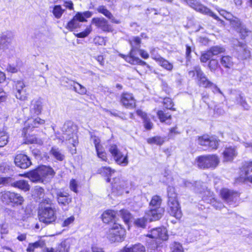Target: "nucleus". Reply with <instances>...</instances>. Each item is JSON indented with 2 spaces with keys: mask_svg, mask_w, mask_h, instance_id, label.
<instances>
[{
  "mask_svg": "<svg viewBox=\"0 0 252 252\" xmlns=\"http://www.w3.org/2000/svg\"><path fill=\"white\" fill-rule=\"evenodd\" d=\"M13 37V35L11 32H7L3 33L0 36V47H7L8 45L11 43Z\"/></svg>",
  "mask_w": 252,
  "mask_h": 252,
  "instance_id": "a878e982",
  "label": "nucleus"
},
{
  "mask_svg": "<svg viewBox=\"0 0 252 252\" xmlns=\"http://www.w3.org/2000/svg\"><path fill=\"white\" fill-rule=\"evenodd\" d=\"M16 92L25 89V85L22 81H17L15 84Z\"/></svg>",
  "mask_w": 252,
  "mask_h": 252,
  "instance_id": "e2e57ef3",
  "label": "nucleus"
},
{
  "mask_svg": "<svg viewBox=\"0 0 252 252\" xmlns=\"http://www.w3.org/2000/svg\"><path fill=\"white\" fill-rule=\"evenodd\" d=\"M161 201L160 196L158 195L154 196L150 203V208H161L160 207Z\"/></svg>",
  "mask_w": 252,
  "mask_h": 252,
  "instance_id": "c9c22d12",
  "label": "nucleus"
},
{
  "mask_svg": "<svg viewBox=\"0 0 252 252\" xmlns=\"http://www.w3.org/2000/svg\"><path fill=\"white\" fill-rule=\"evenodd\" d=\"M64 11L60 5H56L53 6L52 12L54 17L58 19L61 18Z\"/></svg>",
  "mask_w": 252,
  "mask_h": 252,
  "instance_id": "f704fd0d",
  "label": "nucleus"
},
{
  "mask_svg": "<svg viewBox=\"0 0 252 252\" xmlns=\"http://www.w3.org/2000/svg\"><path fill=\"white\" fill-rule=\"evenodd\" d=\"M147 220H148V219L145 216L142 218L137 219L135 220V223L138 226L144 228L146 225V223Z\"/></svg>",
  "mask_w": 252,
  "mask_h": 252,
  "instance_id": "6e6d98bb",
  "label": "nucleus"
},
{
  "mask_svg": "<svg viewBox=\"0 0 252 252\" xmlns=\"http://www.w3.org/2000/svg\"><path fill=\"white\" fill-rule=\"evenodd\" d=\"M75 240L68 238L62 242L57 247L58 252H69L70 246L72 245Z\"/></svg>",
  "mask_w": 252,
  "mask_h": 252,
  "instance_id": "5701e85b",
  "label": "nucleus"
},
{
  "mask_svg": "<svg viewBox=\"0 0 252 252\" xmlns=\"http://www.w3.org/2000/svg\"><path fill=\"white\" fill-rule=\"evenodd\" d=\"M168 196V206L169 207V213L170 214L180 219L182 216V213L178 201L177 200V195L175 193L174 189L169 187L167 189Z\"/></svg>",
  "mask_w": 252,
  "mask_h": 252,
  "instance_id": "20e7f679",
  "label": "nucleus"
},
{
  "mask_svg": "<svg viewBox=\"0 0 252 252\" xmlns=\"http://www.w3.org/2000/svg\"><path fill=\"white\" fill-rule=\"evenodd\" d=\"M76 14H80V17H81V18H79L80 21L83 22L87 21L86 18H90L93 15V13L89 11H85L84 12H78Z\"/></svg>",
  "mask_w": 252,
  "mask_h": 252,
  "instance_id": "49530a36",
  "label": "nucleus"
},
{
  "mask_svg": "<svg viewBox=\"0 0 252 252\" xmlns=\"http://www.w3.org/2000/svg\"><path fill=\"white\" fill-rule=\"evenodd\" d=\"M128 42L131 46V50L129 56L126 57V61L132 64L147 65L149 67V65L145 62L135 56L136 52L139 50L140 47L141 38L138 36L132 37L128 40Z\"/></svg>",
  "mask_w": 252,
  "mask_h": 252,
  "instance_id": "f03ea898",
  "label": "nucleus"
},
{
  "mask_svg": "<svg viewBox=\"0 0 252 252\" xmlns=\"http://www.w3.org/2000/svg\"><path fill=\"white\" fill-rule=\"evenodd\" d=\"M194 190L196 192L201 193L204 191L206 189V186L204 183L201 182H196L195 183Z\"/></svg>",
  "mask_w": 252,
  "mask_h": 252,
  "instance_id": "de8ad7c7",
  "label": "nucleus"
},
{
  "mask_svg": "<svg viewBox=\"0 0 252 252\" xmlns=\"http://www.w3.org/2000/svg\"><path fill=\"white\" fill-rule=\"evenodd\" d=\"M250 172H252V162L247 163L243 167L239 177V181L241 182L245 181L247 179L249 178L248 174Z\"/></svg>",
  "mask_w": 252,
  "mask_h": 252,
  "instance_id": "cd10ccee",
  "label": "nucleus"
},
{
  "mask_svg": "<svg viewBox=\"0 0 252 252\" xmlns=\"http://www.w3.org/2000/svg\"><path fill=\"white\" fill-rule=\"evenodd\" d=\"M74 220L75 218L73 216H71L67 218L63 221V223H62V226H68L69 224L73 223V222L74 221Z\"/></svg>",
  "mask_w": 252,
  "mask_h": 252,
  "instance_id": "69168bd1",
  "label": "nucleus"
},
{
  "mask_svg": "<svg viewBox=\"0 0 252 252\" xmlns=\"http://www.w3.org/2000/svg\"><path fill=\"white\" fill-rule=\"evenodd\" d=\"M220 195L226 202L231 205L233 203H236L239 196V194L237 191L227 189H223L220 191Z\"/></svg>",
  "mask_w": 252,
  "mask_h": 252,
  "instance_id": "f8f14e48",
  "label": "nucleus"
},
{
  "mask_svg": "<svg viewBox=\"0 0 252 252\" xmlns=\"http://www.w3.org/2000/svg\"><path fill=\"white\" fill-rule=\"evenodd\" d=\"M213 56L209 50L207 51L205 53L202 54L200 57V61L202 63H206Z\"/></svg>",
  "mask_w": 252,
  "mask_h": 252,
  "instance_id": "864d4df0",
  "label": "nucleus"
},
{
  "mask_svg": "<svg viewBox=\"0 0 252 252\" xmlns=\"http://www.w3.org/2000/svg\"><path fill=\"white\" fill-rule=\"evenodd\" d=\"M219 145V141L216 139L215 137H211L210 140V143H209V146L210 148L212 149H217L218 148Z\"/></svg>",
  "mask_w": 252,
  "mask_h": 252,
  "instance_id": "680f3d73",
  "label": "nucleus"
},
{
  "mask_svg": "<svg viewBox=\"0 0 252 252\" xmlns=\"http://www.w3.org/2000/svg\"><path fill=\"white\" fill-rule=\"evenodd\" d=\"M164 138L160 136H155L147 139V142L149 144L161 145L164 142Z\"/></svg>",
  "mask_w": 252,
  "mask_h": 252,
  "instance_id": "58836bf2",
  "label": "nucleus"
},
{
  "mask_svg": "<svg viewBox=\"0 0 252 252\" xmlns=\"http://www.w3.org/2000/svg\"><path fill=\"white\" fill-rule=\"evenodd\" d=\"M55 174L50 166L42 165L28 173V177L33 182H44L53 178Z\"/></svg>",
  "mask_w": 252,
  "mask_h": 252,
  "instance_id": "f257e3e1",
  "label": "nucleus"
},
{
  "mask_svg": "<svg viewBox=\"0 0 252 252\" xmlns=\"http://www.w3.org/2000/svg\"><path fill=\"white\" fill-rule=\"evenodd\" d=\"M92 31V28L91 26L87 28L86 30L81 32L77 33L76 36L78 38H84L87 36Z\"/></svg>",
  "mask_w": 252,
  "mask_h": 252,
  "instance_id": "4d7b16f0",
  "label": "nucleus"
},
{
  "mask_svg": "<svg viewBox=\"0 0 252 252\" xmlns=\"http://www.w3.org/2000/svg\"><path fill=\"white\" fill-rule=\"evenodd\" d=\"M211 138H209L208 135H204L202 137H199L198 143L203 146H208L210 143Z\"/></svg>",
  "mask_w": 252,
  "mask_h": 252,
  "instance_id": "8fccbe9b",
  "label": "nucleus"
},
{
  "mask_svg": "<svg viewBox=\"0 0 252 252\" xmlns=\"http://www.w3.org/2000/svg\"><path fill=\"white\" fill-rule=\"evenodd\" d=\"M121 102L127 108H133L135 106V100L130 94L124 93L121 96Z\"/></svg>",
  "mask_w": 252,
  "mask_h": 252,
  "instance_id": "aec40b11",
  "label": "nucleus"
},
{
  "mask_svg": "<svg viewBox=\"0 0 252 252\" xmlns=\"http://www.w3.org/2000/svg\"><path fill=\"white\" fill-rule=\"evenodd\" d=\"M172 252H184L182 246L180 244L175 243L172 248Z\"/></svg>",
  "mask_w": 252,
  "mask_h": 252,
  "instance_id": "338daca9",
  "label": "nucleus"
},
{
  "mask_svg": "<svg viewBox=\"0 0 252 252\" xmlns=\"http://www.w3.org/2000/svg\"><path fill=\"white\" fill-rule=\"evenodd\" d=\"M115 170L112 169L109 167H102L100 169V172L103 174H105L106 176L108 177L111 176L112 174L115 172Z\"/></svg>",
  "mask_w": 252,
  "mask_h": 252,
  "instance_id": "3c124183",
  "label": "nucleus"
},
{
  "mask_svg": "<svg viewBox=\"0 0 252 252\" xmlns=\"http://www.w3.org/2000/svg\"><path fill=\"white\" fill-rule=\"evenodd\" d=\"M147 236L154 239L159 238L162 240H166L168 238L167 230L165 228H154Z\"/></svg>",
  "mask_w": 252,
  "mask_h": 252,
  "instance_id": "6ab92c4d",
  "label": "nucleus"
},
{
  "mask_svg": "<svg viewBox=\"0 0 252 252\" xmlns=\"http://www.w3.org/2000/svg\"><path fill=\"white\" fill-rule=\"evenodd\" d=\"M78 183L75 179H72L70 181L69 188L73 191L77 193L78 192L77 190Z\"/></svg>",
  "mask_w": 252,
  "mask_h": 252,
  "instance_id": "bf43d9fd",
  "label": "nucleus"
},
{
  "mask_svg": "<svg viewBox=\"0 0 252 252\" xmlns=\"http://www.w3.org/2000/svg\"><path fill=\"white\" fill-rule=\"evenodd\" d=\"M11 186L25 191H28L30 189V186L29 185L28 182L23 180L14 182L11 184Z\"/></svg>",
  "mask_w": 252,
  "mask_h": 252,
  "instance_id": "c756f323",
  "label": "nucleus"
},
{
  "mask_svg": "<svg viewBox=\"0 0 252 252\" xmlns=\"http://www.w3.org/2000/svg\"><path fill=\"white\" fill-rule=\"evenodd\" d=\"M234 46L238 52V57L241 60L247 59L251 56L250 51L247 49L244 43L240 42L238 40L234 41Z\"/></svg>",
  "mask_w": 252,
  "mask_h": 252,
  "instance_id": "ddd939ff",
  "label": "nucleus"
},
{
  "mask_svg": "<svg viewBox=\"0 0 252 252\" xmlns=\"http://www.w3.org/2000/svg\"><path fill=\"white\" fill-rule=\"evenodd\" d=\"M237 154L235 148H227L223 152L224 160L226 161L232 160L236 156Z\"/></svg>",
  "mask_w": 252,
  "mask_h": 252,
  "instance_id": "c85d7f7f",
  "label": "nucleus"
},
{
  "mask_svg": "<svg viewBox=\"0 0 252 252\" xmlns=\"http://www.w3.org/2000/svg\"><path fill=\"white\" fill-rule=\"evenodd\" d=\"M144 123L146 129H151L152 128L153 125L147 117L144 119Z\"/></svg>",
  "mask_w": 252,
  "mask_h": 252,
  "instance_id": "774afa93",
  "label": "nucleus"
},
{
  "mask_svg": "<svg viewBox=\"0 0 252 252\" xmlns=\"http://www.w3.org/2000/svg\"><path fill=\"white\" fill-rule=\"evenodd\" d=\"M50 154L55 159L59 161H63L64 158V155L62 151L56 147H53L50 151Z\"/></svg>",
  "mask_w": 252,
  "mask_h": 252,
  "instance_id": "2f4dec72",
  "label": "nucleus"
},
{
  "mask_svg": "<svg viewBox=\"0 0 252 252\" xmlns=\"http://www.w3.org/2000/svg\"><path fill=\"white\" fill-rule=\"evenodd\" d=\"M152 58L155 60L158 64L167 71H171L173 68V65L167 60L160 56H154Z\"/></svg>",
  "mask_w": 252,
  "mask_h": 252,
  "instance_id": "393cba45",
  "label": "nucleus"
},
{
  "mask_svg": "<svg viewBox=\"0 0 252 252\" xmlns=\"http://www.w3.org/2000/svg\"><path fill=\"white\" fill-rule=\"evenodd\" d=\"M71 86L73 87L74 91L80 94H85L87 92L86 88L78 82L73 81Z\"/></svg>",
  "mask_w": 252,
  "mask_h": 252,
  "instance_id": "72a5a7b5",
  "label": "nucleus"
},
{
  "mask_svg": "<svg viewBox=\"0 0 252 252\" xmlns=\"http://www.w3.org/2000/svg\"><path fill=\"white\" fill-rule=\"evenodd\" d=\"M96 152L97 153V156L98 158H100L103 161H107V158L106 156V153L104 151L103 147H101V148H98V149H96Z\"/></svg>",
  "mask_w": 252,
  "mask_h": 252,
  "instance_id": "a18cd8bd",
  "label": "nucleus"
},
{
  "mask_svg": "<svg viewBox=\"0 0 252 252\" xmlns=\"http://www.w3.org/2000/svg\"><path fill=\"white\" fill-rule=\"evenodd\" d=\"M221 65L225 68H230L233 65L232 58L229 56H224L220 60Z\"/></svg>",
  "mask_w": 252,
  "mask_h": 252,
  "instance_id": "473e14b6",
  "label": "nucleus"
},
{
  "mask_svg": "<svg viewBox=\"0 0 252 252\" xmlns=\"http://www.w3.org/2000/svg\"><path fill=\"white\" fill-rule=\"evenodd\" d=\"M40 221L46 224L55 222L57 219L56 209L52 206L41 207L38 212Z\"/></svg>",
  "mask_w": 252,
  "mask_h": 252,
  "instance_id": "39448f33",
  "label": "nucleus"
},
{
  "mask_svg": "<svg viewBox=\"0 0 252 252\" xmlns=\"http://www.w3.org/2000/svg\"><path fill=\"white\" fill-rule=\"evenodd\" d=\"M44 244V242L41 241H36L33 243H30L27 249V251L28 252H33L35 249L42 247Z\"/></svg>",
  "mask_w": 252,
  "mask_h": 252,
  "instance_id": "e433bc0d",
  "label": "nucleus"
},
{
  "mask_svg": "<svg viewBox=\"0 0 252 252\" xmlns=\"http://www.w3.org/2000/svg\"><path fill=\"white\" fill-rule=\"evenodd\" d=\"M219 65L218 62L217 60L212 59L209 61L208 67L211 71H215Z\"/></svg>",
  "mask_w": 252,
  "mask_h": 252,
  "instance_id": "5fc2aeb1",
  "label": "nucleus"
},
{
  "mask_svg": "<svg viewBox=\"0 0 252 252\" xmlns=\"http://www.w3.org/2000/svg\"><path fill=\"white\" fill-rule=\"evenodd\" d=\"M45 123V121L40 119L39 117L35 118L32 121V127H38L40 125H43Z\"/></svg>",
  "mask_w": 252,
  "mask_h": 252,
  "instance_id": "052dcab7",
  "label": "nucleus"
},
{
  "mask_svg": "<svg viewBox=\"0 0 252 252\" xmlns=\"http://www.w3.org/2000/svg\"><path fill=\"white\" fill-rule=\"evenodd\" d=\"M27 142L30 144L37 143L42 144V141L41 139H38L36 137L32 136L27 139Z\"/></svg>",
  "mask_w": 252,
  "mask_h": 252,
  "instance_id": "0e129e2a",
  "label": "nucleus"
},
{
  "mask_svg": "<svg viewBox=\"0 0 252 252\" xmlns=\"http://www.w3.org/2000/svg\"><path fill=\"white\" fill-rule=\"evenodd\" d=\"M8 138V135L5 131H0V147H4L7 144Z\"/></svg>",
  "mask_w": 252,
  "mask_h": 252,
  "instance_id": "79ce46f5",
  "label": "nucleus"
},
{
  "mask_svg": "<svg viewBox=\"0 0 252 252\" xmlns=\"http://www.w3.org/2000/svg\"><path fill=\"white\" fill-rule=\"evenodd\" d=\"M112 188L118 190L127 189L128 187V183L125 180H121L120 178H115L111 181Z\"/></svg>",
  "mask_w": 252,
  "mask_h": 252,
  "instance_id": "b1692460",
  "label": "nucleus"
},
{
  "mask_svg": "<svg viewBox=\"0 0 252 252\" xmlns=\"http://www.w3.org/2000/svg\"><path fill=\"white\" fill-rule=\"evenodd\" d=\"M28 94L26 89L21 90L19 91L15 92V96L17 99L21 100H26L27 99Z\"/></svg>",
  "mask_w": 252,
  "mask_h": 252,
  "instance_id": "ea45409f",
  "label": "nucleus"
},
{
  "mask_svg": "<svg viewBox=\"0 0 252 252\" xmlns=\"http://www.w3.org/2000/svg\"><path fill=\"white\" fill-rule=\"evenodd\" d=\"M120 214L126 223H127L131 218V214L127 210H120Z\"/></svg>",
  "mask_w": 252,
  "mask_h": 252,
  "instance_id": "a19ab883",
  "label": "nucleus"
},
{
  "mask_svg": "<svg viewBox=\"0 0 252 252\" xmlns=\"http://www.w3.org/2000/svg\"><path fill=\"white\" fill-rule=\"evenodd\" d=\"M187 3L196 11L201 13L209 15L215 19L218 20L219 17L214 13L210 9L204 5L198 3V0H185Z\"/></svg>",
  "mask_w": 252,
  "mask_h": 252,
  "instance_id": "9b49d317",
  "label": "nucleus"
},
{
  "mask_svg": "<svg viewBox=\"0 0 252 252\" xmlns=\"http://www.w3.org/2000/svg\"><path fill=\"white\" fill-rule=\"evenodd\" d=\"M230 22V25L237 31L242 27L241 22L236 17L232 19Z\"/></svg>",
  "mask_w": 252,
  "mask_h": 252,
  "instance_id": "603ef678",
  "label": "nucleus"
},
{
  "mask_svg": "<svg viewBox=\"0 0 252 252\" xmlns=\"http://www.w3.org/2000/svg\"><path fill=\"white\" fill-rule=\"evenodd\" d=\"M56 199L59 205L63 208L67 207L72 201V198L68 193L58 191L56 193Z\"/></svg>",
  "mask_w": 252,
  "mask_h": 252,
  "instance_id": "4468645a",
  "label": "nucleus"
},
{
  "mask_svg": "<svg viewBox=\"0 0 252 252\" xmlns=\"http://www.w3.org/2000/svg\"><path fill=\"white\" fill-rule=\"evenodd\" d=\"M197 163L198 167L202 169L215 168L219 160L215 155L202 156L197 158Z\"/></svg>",
  "mask_w": 252,
  "mask_h": 252,
  "instance_id": "0eeeda50",
  "label": "nucleus"
},
{
  "mask_svg": "<svg viewBox=\"0 0 252 252\" xmlns=\"http://www.w3.org/2000/svg\"><path fill=\"white\" fill-rule=\"evenodd\" d=\"M194 69L198 81V84L199 86L206 88H213L214 89L213 91H218L220 93V89L215 84L208 79L199 66H194Z\"/></svg>",
  "mask_w": 252,
  "mask_h": 252,
  "instance_id": "6e6552de",
  "label": "nucleus"
},
{
  "mask_svg": "<svg viewBox=\"0 0 252 252\" xmlns=\"http://www.w3.org/2000/svg\"><path fill=\"white\" fill-rule=\"evenodd\" d=\"M209 50L213 56L223 53L225 51V49L221 46H215L211 47Z\"/></svg>",
  "mask_w": 252,
  "mask_h": 252,
  "instance_id": "4c0bfd02",
  "label": "nucleus"
},
{
  "mask_svg": "<svg viewBox=\"0 0 252 252\" xmlns=\"http://www.w3.org/2000/svg\"><path fill=\"white\" fill-rule=\"evenodd\" d=\"M164 212L163 208H150L145 214V217L150 221L157 220L160 219Z\"/></svg>",
  "mask_w": 252,
  "mask_h": 252,
  "instance_id": "dca6fc26",
  "label": "nucleus"
},
{
  "mask_svg": "<svg viewBox=\"0 0 252 252\" xmlns=\"http://www.w3.org/2000/svg\"><path fill=\"white\" fill-rule=\"evenodd\" d=\"M238 31L239 32L242 38H245L246 36L249 35L251 33V32L250 31L243 27H242Z\"/></svg>",
  "mask_w": 252,
  "mask_h": 252,
  "instance_id": "13d9d810",
  "label": "nucleus"
},
{
  "mask_svg": "<svg viewBox=\"0 0 252 252\" xmlns=\"http://www.w3.org/2000/svg\"><path fill=\"white\" fill-rule=\"evenodd\" d=\"M80 14H76L73 19L70 20L67 24L66 28L70 31H73V30L80 28L81 26L80 18Z\"/></svg>",
  "mask_w": 252,
  "mask_h": 252,
  "instance_id": "bb28decb",
  "label": "nucleus"
},
{
  "mask_svg": "<svg viewBox=\"0 0 252 252\" xmlns=\"http://www.w3.org/2000/svg\"><path fill=\"white\" fill-rule=\"evenodd\" d=\"M101 218L104 223H115L116 221V213L114 211L108 210L103 213Z\"/></svg>",
  "mask_w": 252,
  "mask_h": 252,
  "instance_id": "4be33fe9",
  "label": "nucleus"
},
{
  "mask_svg": "<svg viewBox=\"0 0 252 252\" xmlns=\"http://www.w3.org/2000/svg\"><path fill=\"white\" fill-rule=\"evenodd\" d=\"M108 151L112 155L115 162L119 165L126 166L128 163V156L124 155L118 148L115 144H111L109 146Z\"/></svg>",
  "mask_w": 252,
  "mask_h": 252,
  "instance_id": "9d476101",
  "label": "nucleus"
},
{
  "mask_svg": "<svg viewBox=\"0 0 252 252\" xmlns=\"http://www.w3.org/2000/svg\"><path fill=\"white\" fill-rule=\"evenodd\" d=\"M238 103L240 104L245 109H249L250 106L247 103L246 99L241 95H239L236 99Z\"/></svg>",
  "mask_w": 252,
  "mask_h": 252,
  "instance_id": "c03bdc74",
  "label": "nucleus"
},
{
  "mask_svg": "<svg viewBox=\"0 0 252 252\" xmlns=\"http://www.w3.org/2000/svg\"><path fill=\"white\" fill-rule=\"evenodd\" d=\"M163 104L165 108H166L167 109L173 110L174 111L175 110V109L173 108L174 103L171 98L168 97L164 98Z\"/></svg>",
  "mask_w": 252,
  "mask_h": 252,
  "instance_id": "09e8293b",
  "label": "nucleus"
},
{
  "mask_svg": "<svg viewBox=\"0 0 252 252\" xmlns=\"http://www.w3.org/2000/svg\"><path fill=\"white\" fill-rule=\"evenodd\" d=\"M96 10L98 13L103 14L106 18L109 19L112 23L117 24L121 23L120 21L116 19L111 12L109 11L105 6L99 5L96 8Z\"/></svg>",
  "mask_w": 252,
  "mask_h": 252,
  "instance_id": "412c9836",
  "label": "nucleus"
},
{
  "mask_svg": "<svg viewBox=\"0 0 252 252\" xmlns=\"http://www.w3.org/2000/svg\"><path fill=\"white\" fill-rule=\"evenodd\" d=\"M125 230L120 224L115 222L109 229L107 238L112 242H121L124 239Z\"/></svg>",
  "mask_w": 252,
  "mask_h": 252,
  "instance_id": "423d86ee",
  "label": "nucleus"
},
{
  "mask_svg": "<svg viewBox=\"0 0 252 252\" xmlns=\"http://www.w3.org/2000/svg\"><path fill=\"white\" fill-rule=\"evenodd\" d=\"M63 135L61 137L58 136L56 134L57 138L62 142L64 141H68V143L75 146L78 144V137L76 134V126H74L72 122H67L64 123L63 128Z\"/></svg>",
  "mask_w": 252,
  "mask_h": 252,
  "instance_id": "7ed1b4c3",
  "label": "nucleus"
},
{
  "mask_svg": "<svg viewBox=\"0 0 252 252\" xmlns=\"http://www.w3.org/2000/svg\"><path fill=\"white\" fill-rule=\"evenodd\" d=\"M122 250L123 252H145L146 251L145 247L140 243L135 244L130 248L125 247Z\"/></svg>",
  "mask_w": 252,
  "mask_h": 252,
  "instance_id": "7c9ffc66",
  "label": "nucleus"
},
{
  "mask_svg": "<svg viewBox=\"0 0 252 252\" xmlns=\"http://www.w3.org/2000/svg\"><path fill=\"white\" fill-rule=\"evenodd\" d=\"M14 162L16 166L22 169H26L32 164L30 158L23 154L17 155L15 158Z\"/></svg>",
  "mask_w": 252,
  "mask_h": 252,
  "instance_id": "f3484780",
  "label": "nucleus"
},
{
  "mask_svg": "<svg viewBox=\"0 0 252 252\" xmlns=\"http://www.w3.org/2000/svg\"><path fill=\"white\" fill-rule=\"evenodd\" d=\"M91 22L92 24H94L104 32H110L112 31V26L104 18H94L92 19Z\"/></svg>",
  "mask_w": 252,
  "mask_h": 252,
  "instance_id": "a211bd4d",
  "label": "nucleus"
},
{
  "mask_svg": "<svg viewBox=\"0 0 252 252\" xmlns=\"http://www.w3.org/2000/svg\"><path fill=\"white\" fill-rule=\"evenodd\" d=\"M43 109V102L39 98H35L31 102L30 112L31 116L40 115Z\"/></svg>",
  "mask_w": 252,
  "mask_h": 252,
  "instance_id": "2eb2a0df",
  "label": "nucleus"
},
{
  "mask_svg": "<svg viewBox=\"0 0 252 252\" xmlns=\"http://www.w3.org/2000/svg\"><path fill=\"white\" fill-rule=\"evenodd\" d=\"M157 115L160 122H163L171 118V116L169 113H165L163 111L159 110L157 112Z\"/></svg>",
  "mask_w": 252,
  "mask_h": 252,
  "instance_id": "37998d69",
  "label": "nucleus"
},
{
  "mask_svg": "<svg viewBox=\"0 0 252 252\" xmlns=\"http://www.w3.org/2000/svg\"><path fill=\"white\" fill-rule=\"evenodd\" d=\"M1 199L6 204L11 203L13 206L21 205L24 201V198L19 193L10 191H5L2 193Z\"/></svg>",
  "mask_w": 252,
  "mask_h": 252,
  "instance_id": "1a4fd4ad",
  "label": "nucleus"
}]
</instances>
